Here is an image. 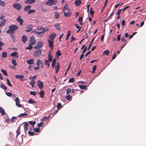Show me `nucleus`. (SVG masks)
Wrapping results in <instances>:
<instances>
[{"mask_svg": "<svg viewBox=\"0 0 146 146\" xmlns=\"http://www.w3.org/2000/svg\"><path fill=\"white\" fill-rule=\"evenodd\" d=\"M0 113L2 115L5 114V112L4 109L1 107L0 106Z\"/></svg>", "mask_w": 146, "mask_h": 146, "instance_id": "nucleus-23", "label": "nucleus"}, {"mask_svg": "<svg viewBox=\"0 0 146 146\" xmlns=\"http://www.w3.org/2000/svg\"><path fill=\"white\" fill-rule=\"evenodd\" d=\"M43 45V42H38L37 44H36L35 46L34 47L35 49H39Z\"/></svg>", "mask_w": 146, "mask_h": 146, "instance_id": "nucleus-5", "label": "nucleus"}, {"mask_svg": "<svg viewBox=\"0 0 146 146\" xmlns=\"http://www.w3.org/2000/svg\"><path fill=\"white\" fill-rule=\"evenodd\" d=\"M9 29L7 30L6 32L8 34H12L14 33L15 31L18 29V27L15 25H11L9 27Z\"/></svg>", "mask_w": 146, "mask_h": 146, "instance_id": "nucleus-2", "label": "nucleus"}, {"mask_svg": "<svg viewBox=\"0 0 146 146\" xmlns=\"http://www.w3.org/2000/svg\"><path fill=\"white\" fill-rule=\"evenodd\" d=\"M82 3L81 1L80 0H76L74 4L76 6H79Z\"/></svg>", "mask_w": 146, "mask_h": 146, "instance_id": "nucleus-17", "label": "nucleus"}, {"mask_svg": "<svg viewBox=\"0 0 146 146\" xmlns=\"http://www.w3.org/2000/svg\"><path fill=\"white\" fill-rule=\"evenodd\" d=\"M66 98L69 101H71L72 100V97L71 95H68L66 96Z\"/></svg>", "mask_w": 146, "mask_h": 146, "instance_id": "nucleus-41", "label": "nucleus"}, {"mask_svg": "<svg viewBox=\"0 0 146 146\" xmlns=\"http://www.w3.org/2000/svg\"><path fill=\"white\" fill-rule=\"evenodd\" d=\"M50 114H49V115L48 116V117H46V116L44 117L43 118V119L44 120H45V119L48 120V119H49V118L50 117Z\"/></svg>", "mask_w": 146, "mask_h": 146, "instance_id": "nucleus-62", "label": "nucleus"}, {"mask_svg": "<svg viewBox=\"0 0 146 146\" xmlns=\"http://www.w3.org/2000/svg\"><path fill=\"white\" fill-rule=\"evenodd\" d=\"M32 44H29L28 45L29 46L26 47V49L27 50L28 49L29 50H31L32 48H33V46H32Z\"/></svg>", "mask_w": 146, "mask_h": 146, "instance_id": "nucleus-50", "label": "nucleus"}, {"mask_svg": "<svg viewBox=\"0 0 146 146\" xmlns=\"http://www.w3.org/2000/svg\"><path fill=\"white\" fill-rule=\"evenodd\" d=\"M33 130L36 132H38L40 131L39 129L37 128H34L33 129Z\"/></svg>", "mask_w": 146, "mask_h": 146, "instance_id": "nucleus-53", "label": "nucleus"}, {"mask_svg": "<svg viewBox=\"0 0 146 146\" xmlns=\"http://www.w3.org/2000/svg\"><path fill=\"white\" fill-rule=\"evenodd\" d=\"M17 54L18 53L17 52H14L11 54L10 56H16V58H17L19 57V55H17Z\"/></svg>", "mask_w": 146, "mask_h": 146, "instance_id": "nucleus-21", "label": "nucleus"}, {"mask_svg": "<svg viewBox=\"0 0 146 146\" xmlns=\"http://www.w3.org/2000/svg\"><path fill=\"white\" fill-rule=\"evenodd\" d=\"M35 33L37 35H38L41 36H43L44 35V32L41 31L40 32H38L37 31H35Z\"/></svg>", "mask_w": 146, "mask_h": 146, "instance_id": "nucleus-20", "label": "nucleus"}, {"mask_svg": "<svg viewBox=\"0 0 146 146\" xmlns=\"http://www.w3.org/2000/svg\"><path fill=\"white\" fill-rule=\"evenodd\" d=\"M39 94L40 97L42 98H43L44 94V91L42 90L41 91L39 92Z\"/></svg>", "mask_w": 146, "mask_h": 146, "instance_id": "nucleus-28", "label": "nucleus"}, {"mask_svg": "<svg viewBox=\"0 0 146 146\" xmlns=\"http://www.w3.org/2000/svg\"><path fill=\"white\" fill-rule=\"evenodd\" d=\"M10 37L11 39H12V40H13V41L14 42L15 41V37L14 35L12 34H11Z\"/></svg>", "mask_w": 146, "mask_h": 146, "instance_id": "nucleus-39", "label": "nucleus"}, {"mask_svg": "<svg viewBox=\"0 0 146 146\" xmlns=\"http://www.w3.org/2000/svg\"><path fill=\"white\" fill-rule=\"evenodd\" d=\"M72 90L71 89H68L67 90L66 94H68L71 92Z\"/></svg>", "mask_w": 146, "mask_h": 146, "instance_id": "nucleus-57", "label": "nucleus"}, {"mask_svg": "<svg viewBox=\"0 0 146 146\" xmlns=\"http://www.w3.org/2000/svg\"><path fill=\"white\" fill-rule=\"evenodd\" d=\"M6 5V3L4 1H1L0 2V5L2 7H5Z\"/></svg>", "mask_w": 146, "mask_h": 146, "instance_id": "nucleus-49", "label": "nucleus"}, {"mask_svg": "<svg viewBox=\"0 0 146 146\" xmlns=\"http://www.w3.org/2000/svg\"><path fill=\"white\" fill-rule=\"evenodd\" d=\"M16 19L17 21L19 23V24L20 25H22L23 22V19L21 18V16H19Z\"/></svg>", "mask_w": 146, "mask_h": 146, "instance_id": "nucleus-12", "label": "nucleus"}, {"mask_svg": "<svg viewBox=\"0 0 146 146\" xmlns=\"http://www.w3.org/2000/svg\"><path fill=\"white\" fill-rule=\"evenodd\" d=\"M68 6L67 4H66L63 8L64 16L66 17H69L72 14L71 11L68 9Z\"/></svg>", "mask_w": 146, "mask_h": 146, "instance_id": "nucleus-1", "label": "nucleus"}, {"mask_svg": "<svg viewBox=\"0 0 146 146\" xmlns=\"http://www.w3.org/2000/svg\"><path fill=\"white\" fill-rule=\"evenodd\" d=\"M49 61L48 60H44L45 64L47 66L48 68L50 66V64L48 62Z\"/></svg>", "mask_w": 146, "mask_h": 146, "instance_id": "nucleus-37", "label": "nucleus"}, {"mask_svg": "<svg viewBox=\"0 0 146 146\" xmlns=\"http://www.w3.org/2000/svg\"><path fill=\"white\" fill-rule=\"evenodd\" d=\"M22 41L24 43H25L27 40V37L26 36L23 35L22 37Z\"/></svg>", "mask_w": 146, "mask_h": 146, "instance_id": "nucleus-25", "label": "nucleus"}, {"mask_svg": "<svg viewBox=\"0 0 146 146\" xmlns=\"http://www.w3.org/2000/svg\"><path fill=\"white\" fill-rule=\"evenodd\" d=\"M48 41L49 46L52 49L54 46L53 41L48 39Z\"/></svg>", "mask_w": 146, "mask_h": 146, "instance_id": "nucleus-11", "label": "nucleus"}, {"mask_svg": "<svg viewBox=\"0 0 146 146\" xmlns=\"http://www.w3.org/2000/svg\"><path fill=\"white\" fill-rule=\"evenodd\" d=\"M16 119V117H13L11 119V123L14 122H15L14 120L15 119Z\"/></svg>", "mask_w": 146, "mask_h": 146, "instance_id": "nucleus-61", "label": "nucleus"}, {"mask_svg": "<svg viewBox=\"0 0 146 146\" xmlns=\"http://www.w3.org/2000/svg\"><path fill=\"white\" fill-rule=\"evenodd\" d=\"M57 3L56 1H48L46 2V4L49 6H51L53 5H55Z\"/></svg>", "mask_w": 146, "mask_h": 146, "instance_id": "nucleus-8", "label": "nucleus"}, {"mask_svg": "<svg viewBox=\"0 0 146 146\" xmlns=\"http://www.w3.org/2000/svg\"><path fill=\"white\" fill-rule=\"evenodd\" d=\"M94 38H94L92 40H91V41L90 43V44L89 45V46H88V50L90 48L91 46V45H92V42H93L94 41Z\"/></svg>", "mask_w": 146, "mask_h": 146, "instance_id": "nucleus-46", "label": "nucleus"}, {"mask_svg": "<svg viewBox=\"0 0 146 146\" xmlns=\"http://www.w3.org/2000/svg\"><path fill=\"white\" fill-rule=\"evenodd\" d=\"M52 53L50 51H49L48 54V60L50 62L52 61Z\"/></svg>", "mask_w": 146, "mask_h": 146, "instance_id": "nucleus-14", "label": "nucleus"}, {"mask_svg": "<svg viewBox=\"0 0 146 146\" xmlns=\"http://www.w3.org/2000/svg\"><path fill=\"white\" fill-rule=\"evenodd\" d=\"M79 87L81 89H86V88L87 87V86L85 85H80Z\"/></svg>", "mask_w": 146, "mask_h": 146, "instance_id": "nucleus-35", "label": "nucleus"}, {"mask_svg": "<svg viewBox=\"0 0 146 146\" xmlns=\"http://www.w3.org/2000/svg\"><path fill=\"white\" fill-rule=\"evenodd\" d=\"M74 79L73 78H71L69 80V82L70 83H72L74 82Z\"/></svg>", "mask_w": 146, "mask_h": 146, "instance_id": "nucleus-56", "label": "nucleus"}, {"mask_svg": "<svg viewBox=\"0 0 146 146\" xmlns=\"http://www.w3.org/2000/svg\"><path fill=\"white\" fill-rule=\"evenodd\" d=\"M6 20V19H4L3 21L0 22V27L3 26L5 24Z\"/></svg>", "mask_w": 146, "mask_h": 146, "instance_id": "nucleus-29", "label": "nucleus"}, {"mask_svg": "<svg viewBox=\"0 0 146 146\" xmlns=\"http://www.w3.org/2000/svg\"><path fill=\"white\" fill-rule=\"evenodd\" d=\"M15 77L16 79H20L22 81L25 80L24 77L23 75H16L15 76Z\"/></svg>", "mask_w": 146, "mask_h": 146, "instance_id": "nucleus-7", "label": "nucleus"}, {"mask_svg": "<svg viewBox=\"0 0 146 146\" xmlns=\"http://www.w3.org/2000/svg\"><path fill=\"white\" fill-rule=\"evenodd\" d=\"M1 71L3 73V74H4L5 76H7L8 74L7 73L6 71L5 70L1 69Z\"/></svg>", "mask_w": 146, "mask_h": 146, "instance_id": "nucleus-33", "label": "nucleus"}, {"mask_svg": "<svg viewBox=\"0 0 146 146\" xmlns=\"http://www.w3.org/2000/svg\"><path fill=\"white\" fill-rule=\"evenodd\" d=\"M12 63L15 66L17 65V63L15 60L14 59H13L12 60Z\"/></svg>", "mask_w": 146, "mask_h": 146, "instance_id": "nucleus-42", "label": "nucleus"}, {"mask_svg": "<svg viewBox=\"0 0 146 146\" xmlns=\"http://www.w3.org/2000/svg\"><path fill=\"white\" fill-rule=\"evenodd\" d=\"M13 7L18 11L20 10L21 8V5L19 3H14L13 5Z\"/></svg>", "mask_w": 146, "mask_h": 146, "instance_id": "nucleus-6", "label": "nucleus"}, {"mask_svg": "<svg viewBox=\"0 0 146 146\" xmlns=\"http://www.w3.org/2000/svg\"><path fill=\"white\" fill-rule=\"evenodd\" d=\"M35 11V10L34 9H31L29 10L28 12V14H30L33 13H34Z\"/></svg>", "mask_w": 146, "mask_h": 146, "instance_id": "nucleus-40", "label": "nucleus"}, {"mask_svg": "<svg viewBox=\"0 0 146 146\" xmlns=\"http://www.w3.org/2000/svg\"><path fill=\"white\" fill-rule=\"evenodd\" d=\"M56 36V34L55 33H52L49 35V37L50 40L53 41Z\"/></svg>", "mask_w": 146, "mask_h": 146, "instance_id": "nucleus-10", "label": "nucleus"}, {"mask_svg": "<svg viewBox=\"0 0 146 146\" xmlns=\"http://www.w3.org/2000/svg\"><path fill=\"white\" fill-rule=\"evenodd\" d=\"M37 84L40 89L42 90L44 86L43 83L40 80H38Z\"/></svg>", "mask_w": 146, "mask_h": 146, "instance_id": "nucleus-9", "label": "nucleus"}, {"mask_svg": "<svg viewBox=\"0 0 146 146\" xmlns=\"http://www.w3.org/2000/svg\"><path fill=\"white\" fill-rule=\"evenodd\" d=\"M7 84L10 86H12V84L10 82L9 80L8 79H7Z\"/></svg>", "mask_w": 146, "mask_h": 146, "instance_id": "nucleus-54", "label": "nucleus"}, {"mask_svg": "<svg viewBox=\"0 0 146 146\" xmlns=\"http://www.w3.org/2000/svg\"><path fill=\"white\" fill-rule=\"evenodd\" d=\"M43 63V62L40 60L38 59L37 60L36 64L37 66H39L40 64H42Z\"/></svg>", "mask_w": 146, "mask_h": 146, "instance_id": "nucleus-26", "label": "nucleus"}, {"mask_svg": "<svg viewBox=\"0 0 146 146\" xmlns=\"http://www.w3.org/2000/svg\"><path fill=\"white\" fill-rule=\"evenodd\" d=\"M35 84V82L34 80H32L30 82V84L31 85L32 88L34 87Z\"/></svg>", "mask_w": 146, "mask_h": 146, "instance_id": "nucleus-38", "label": "nucleus"}, {"mask_svg": "<svg viewBox=\"0 0 146 146\" xmlns=\"http://www.w3.org/2000/svg\"><path fill=\"white\" fill-rule=\"evenodd\" d=\"M37 94V92L34 91H30V94L31 95L35 96Z\"/></svg>", "mask_w": 146, "mask_h": 146, "instance_id": "nucleus-52", "label": "nucleus"}, {"mask_svg": "<svg viewBox=\"0 0 146 146\" xmlns=\"http://www.w3.org/2000/svg\"><path fill=\"white\" fill-rule=\"evenodd\" d=\"M71 32L70 31H69L67 32V36L66 38V40H67L69 38V37L70 35Z\"/></svg>", "mask_w": 146, "mask_h": 146, "instance_id": "nucleus-45", "label": "nucleus"}, {"mask_svg": "<svg viewBox=\"0 0 146 146\" xmlns=\"http://www.w3.org/2000/svg\"><path fill=\"white\" fill-rule=\"evenodd\" d=\"M15 101L16 102V104L17 106L19 107H21V105L19 104V100L18 97H17L15 99Z\"/></svg>", "mask_w": 146, "mask_h": 146, "instance_id": "nucleus-13", "label": "nucleus"}, {"mask_svg": "<svg viewBox=\"0 0 146 146\" xmlns=\"http://www.w3.org/2000/svg\"><path fill=\"white\" fill-rule=\"evenodd\" d=\"M49 29L48 28H46V29H44L43 27V31H42L44 32V33L45 32H48L49 31Z\"/></svg>", "mask_w": 146, "mask_h": 146, "instance_id": "nucleus-58", "label": "nucleus"}, {"mask_svg": "<svg viewBox=\"0 0 146 146\" xmlns=\"http://www.w3.org/2000/svg\"><path fill=\"white\" fill-rule=\"evenodd\" d=\"M20 129L21 128L20 127H19L17 129V131H16V133H17V135L16 136V138H17L18 137V136L20 134Z\"/></svg>", "mask_w": 146, "mask_h": 146, "instance_id": "nucleus-24", "label": "nucleus"}, {"mask_svg": "<svg viewBox=\"0 0 146 146\" xmlns=\"http://www.w3.org/2000/svg\"><path fill=\"white\" fill-rule=\"evenodd\" d=\"M42 52L41 50L39 49L36 50H35L33 54L34 56L35 57L40 56V54Z\"/></svg>", "mask_w": 146, "mask_h": 146, "instance_id": "nucleus-3", "label": "nucleus"}, {"mask_svg": "<svg viewBox=\"0 0 146 146\" xmlns=\"http://www.w3.org/2000/svg\"><path fill=\"white\" fill-rule=\"evenodd\" d=\"M32 29V25H30L29 26V27H28L27 29H26L25 31L26 32H29L31 31Z\"/></svg>", "mask_w": 146, "mask_h": 146, "instance_id": "nucleus-32", "label": "nucleus"}, {"mask_svg": "<svg viewBox=\"0 0 146 146\" xmlns=\"http://www.w3.org/2000/svg\"><path fill=\"white\" fill-rule=\"evenodd\" d=\"M28 122L30 124L32 125L33 126L35 124V121H28Z\"/></svg>", "mask_w": 146, "mask_h": 146, "instance_id": "nucleus-43", "label": "nucleus"}, {"mask_svg": "<svg viewBox=\"0 0 146 146\" xmlns=\"http://www.w3.org/2000/svg\"><path fill=\"white\" fill-rule=\"evenodd\" d=\"M35 2V0H27L25 1V3L26 4H30L34 3Z\"/></svg>", "mask_w": 146, "mask_h": 146, "instance_id": "nucleus-15", "label": "nucleus"}, {"mask_svg": "<svg viewBox=\"0 0 146 146\" xmlns=\"http://www.w3.org/2000/svg\"><path fill=\"white\" fill-rule=\"evenodd\" d=\"M0 87L5 90H6L7 89V87L3 85L2 84H1L0 85Z\"/></svg>", "mask_w": 146, "mask_h": 146, "instance_id": "nucleus-48", "label": "nucleus"}, {"mask_svg": "<svg viewBox=\"0 0 146 146\" xmlns=\"http://www.w3.org/2000/svg\"><path fill=\"white\" fill-rule=\"evenodd\" d=\"M57 65L55 67L56 70L55 73H57L58 72L60 67V64L58 62H57Z\"/></svg>", "mask_w": 146, "mask_h": 146, "instance_id": "nucleus-16", "label": "nucleus"}, {"mask_svg": "<svg viewBox=\"0 0 146 146\" xmlns=\"http://www.w3.org/2000/svg\"><path fill=\"white\" fill-rule=\"evenodd\" d=\"M27 114L24 113L19 114L18 116L19 117H21L27 116Z\"/></svg>", "mask_w": 146, "mask_h": 146, "instance_id": "nucleus-44", "label": "nucleus"}, {"mask_svg": "<svg viewBox=\"0 0 146 146\" xmlns=\"http://www.w3.org/2000/svg\"><path fill=\"white\" fill-rule=\"evenodd\" d=\"M25 125L24 126V130L25 131H27L28 129V127L29 126V124L27 122L24 123Z\"/></svg>", "mask_w": 146, "mask_h": 146, "instance_id": "nucleus-19", "label": "nucleus"}, {"mask_svg": "<svg viewBox=\"0 0 146 146\" xmlns=\"http://www.w3.org/2000/svg\"><path fill=\"white\" fill-rule=\"evenodd\" d=\"M121 41L122 42L125 43L127 42V40L125 38L124 36H123L121 37Z\"/></svg>", "mask_w": 146, "mask_h": 146, "instance_id": "nucleus-60", "label": "nucleus"}, {"mask_svg": "<svg viewBox=\"0 0 146 146\" xmlns=\"http://www.w3.org/2000/svg\"><path fill=\"white\" fill-rule=\"evenodd\" d=\"M27 63L29 64H34V60L33 59H31L27 61Z\"/></svg>", "mask_w": 146, "mask_h": 146, "instance_id": "nucleus-27", "label": "nucleus"}, {"mask_svg": "<svg viewBox=\"0 0 146 146\" xmlns=\"http://www.w3.org/2000/svg\"><path fill=\"white\" fill-rule=\"evenodd\" d=\"M61 54L59 50H58L56 52V55L58 56V57L60 56Z\"/></svg>", "mask_w": 146, "mask_h": 146, "instance_id": "nucleus-59", "label": "nucleus"}, {"mask_svg": "<svg viewBox=\"0 0 146 146\" xmlns=\"http://www.w3.org/2000/svg\"><path fill=\"white\" fill-rule=\"evenodd\" d=\"M94 12V11H93V8H91L90 9V14L92 16H93Z\"/></svg>", "mask_w": 146, "mask_h": 146, "instance_id": "nucleus-47", "label": "nucleus"}, {"mask_svg": "<svg viewBox=\"0 0 146 146\" xmlns=\"http://www.w3.org/2000/svg\"><path fill=\"white\" fill-rule=\"evenodd\" d=\"M44 124V123L42 122H40L38 123L37 125V126L38 127H41L42 126V125Z\"/></svg>", "mask_w": 146, "mask_h": 146, "instance_id": "nucleus-63", "label": "nucleus"}, {"mask_svg": "<svg viewBox=\"0 0 146 146\" xmlns=\"http://www.w3.org/2000/svg\"><path fill=\"white\" fill-rule=\"evenodd\" d=\"M59 14L58 12H55L54 13V18L56 19L59 17Z\"/></svg>", "mask_w": 146, "mask_h": 146, "instance_id": "nucleus-30", "label": "nucleus"}, {"mask_svg": "<svg viewBox=\"0 0 146 146\" xmlns=\"http://www.w3.org/2000/svg\"><path fill=\"white\" fill-rule=\"evenodd\" d=\"M31 7L30 5H28L25 6L24 8V10L25 12H26L31 8Z\"/></svg>", "mask_w": 146, "mask_h": 146, "instance_id": "nucleus-22", "label": "nucleus"}, {"mask_svg": "<svg viewBox=\"0 0 146 146\" xmlns=\"http://www.w3.org/2000/svg\"><path fill=\"white\" fill-rule=\"evenodd\" d=\"M28 133L30 136H33L35 135V133L34 132H32L30 130H29L28 132Z\"/></svg>", "mask_w": 146, "mask_h": 146, "instance_id": "nucleus-36", "label": "nucleus"}, {"mask_svg": "<svg viewBox=\"0 0 146 146\" xmlns=\"http://www.w3.org/2000/svg\"><path fill=\"white\" fill-rule=\"evenodd\" d=\"M55 28L58 30H60L61 29V27H60V24L59 23H57L56 24L54 25Z\"/></svg>", "mask_w": 146, "mask_h": 146, "instance_id": "nucleus-18", "label": "nucleus"}, {"mask_svg": "<svg viewBox=\"0 0 146 146\" xmlns=\"http://www.w3.org/2000/svg\"><path fill=\"white\" fill-rule=\"evenodd\" d=\"M35 39L33 36H32L29 40V43L31 44L34 45L35 43Z\"/></svg>", "mask_w": 146, "mask_h": 146, "instance_id": "nucleus-4", "label": "nucleus"}, {"mask_svg": "<svg viewBox=\"0 0 146 146\" xmlns=\"http://www.w3.org/2000/svg\"><path fill=\"white\" fill-rule=\"evenodd\" d=\"M7 52H4L2 53V57L6 58L7 56Z\"/></svg>", "mask_w": 146, "mask_h": 146, "instance_id": "nucleus-34", "label": "nucleus"}, {"mask_svg": "<svg viewBox=\"0 0 146 146\" xmlns=\"http://www.w3.org/2000/svg\"><path fill=\"white\" fill-rule=\"evenodd\" d=\"M62 107V105L60 103H58L57 105V108L58 110H59Z\"/></svg>", "mask_w": 146, "mask_h": 146, "instance_id": "nucleus-51", "label": "nucleus"}, {"mask_svg": "<svg viewBox=\"0 0 146 146\" xmlns=\"http://www.w3.org/2000/svg\"><path fill=\"white\" fill-rule=\"evenodd\" d=\"M28 103L30 104H33L36 103V101L34 100L33 99H30L28 100Z\"/></svg>", "mask_w": 146, "mask_h": 146, "instance_id": "nucleus-31", "label": "nucleus"}, {"mask_svg": "<svg viewBox=\"0 0 146 146\" xmlns=\"http://www.w3.org/2000/svg\"><path fill=\"white\" fill-rule=\"evenodd\" d=\"M36 29L38 31H42L43 29V27H40L37 28Z\"/></svg>", "mask_w": 146, "mask_h": 146, "instance_id": "nucleus-64", "label": "nucleus"}, {"mask_svg": "<svg viewBox=\"0 0 146 146\" xmlns=\"http://www.w3.org/2000/svg\"><path fill=\"white\" fill-rule=\"evenodd\" d=\"M109 53V51L108 50H105L103 52L104 54H105L106 55H108Z\"/></svg>", "mask_w": 146, "mask_h": 146, "instance_id": "nucleus-55", "label": "nucleus"}]
</instances>
